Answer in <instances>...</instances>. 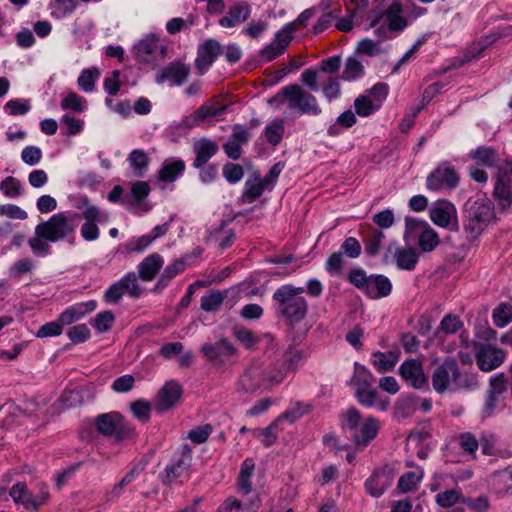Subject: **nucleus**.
Wrapping results in <instances>:
<instances>
[{"instance_id": "1", "label": "nucleus", "mask_w": 512, "mask_h": 512, "mask_svg": "<svg viewBox=\"0 0 512 512\" xmlns=\"http://www.w3.org/2000/svg\"><path fill=\"white\" fill-rule=\"evenodd\" d=\"M399 3H393L385 12L370 15L371 23L368 28H374L378 41L365 38L358 42L357 52L362 55L376 56L382 53L381 41L393 38L407 26V21L400 15Z\"/></svg>"}, {"instance_id": "2", "label": "nucleus", "mask_w": 512, "mask_h": 512, "mask_svg": "<svg viewBox=\"0 0 512 512\" xmlns=\"http://www.w3.org/2000/svg\"><path fill=\"white\" fill-rule=\"evenodd\" d=\"M343 428L358 449L366 448L378 435L381 422L374 416H362L355 408H349L341 415Z\"/></svg>"}, {"instance_id": "3", "label": "nucleus", "mask_w": 512, "mask_h": 512, "mask_svg": "<svg viewBox=\"0 0 512 512\" xmlns=\"http://www.w3.org/2000/svg\"><path fill=\"white\" fill-rule=\"evenodd\" d=\"M303 293V287H295L290 284L277 288L272 297L277 315L289 323H298L303 320L308 311V304L302 296Z\"/></svg>"}, {"instance_id": "4", "label": "nucleus", "mask_w": 512, "mask_h": 512, "mask_svg": "<svg viewBox=\"0 0 512 512\" xmlns=\"http://www.w3.org/2000/svg\"><path fill=\"white\" fill-rule=\"evenodd\" d=\"M269 103L276 109L286 105L289 110L301 115L317 116L321 113L316 97L299 85H289L282 88L269 100Z\"/></svg>"}, {"instance_id": "5", "label": "nucleus", "mask_w": 512, "mask_h": 512, "mask_svg": "<svg viewBox=\"0 0 512 512\" xmlns=\"http://www.w3.org/2000/svg\"><path fill=\"white\" fill-rule=\"evenodd\" d=\"M496 220L493 202L487 197H479L466 204L464 230L470 239H476Z\"/></svg>"}, {"instance_id": "6", "label": "nucleus", "mask_w": 512, "mask_h": 512, "mask_svg": "<svg viewBox=\"0 0 512 512\" xmlns=\"http://www.w3.org/2000/svg\"><path fill=\"white\" fill-rule=\"evenodd\" d=\"M78 225V214L71 211L54 214L46 222L36 226L35 232L46 236L51 242L67 239L74 236Z\"/></svg>"}, {"instance_id": "7", "label": "nucleus", "mask_w": 512, "mask_h": 512, "mask_svg": "<svg viewBox=\"0 0 512 512\" xmlns=\"http://www.w3.org/2000/svg\"><path fill=\"white\" fill-rule=\"evenodd\" d=\"M403 238L406 243L418 241L419 248L423 252L433 251L439 244V236L426 222L417 218L405 219V231Z\"/></svg>"}, {"instance_id": "8", "label": "nucleus", "mask_w": 512, "mask_h": 512, "mask_svg": "<svg viewBox=\"0 0 512 512\" xmlns=\"http://www.w3.org/2000/svg\"><path fill=\"white\" fill-rule=\"evenodd\" d=\"M82 202L83 205L78 206V208L82 210V215L86 222L81 227V236L86 241H94L99 237V229L96 223H107L109 215L95 205L90 204L87 198H83Z\"/></svg>"}, {"instance_id": "9", "label": "nucleus", "mask_w": 512, "mask_h": 512, "mask_svg": "<svg viewBox=\"0 0 512 512\" xmlns=\"http://www.w3.org/2000/svg\"><path fill=\"white\" fill-rule=\"evenodd\" d=\"M9 494L17 505H22L27 510H36L41 505H44L49 498L45 485H42L39 488V492L35 494L28 489L24 482H18L13 485Z\"/></svg>"}, {"instance_id": "10", "label": "nucleus", "mask_w": 512, "mask_h": 512, "mask_svg": "<svg viewBox=\"0 0 512 512\" xmlns=\"http://www.w3.org/2000/svg\"><path fill=\"white\" fill-rule=\"evenodd\" d=\"M388 95V86L384 83L374 85L364 95L354 102L356 113L361 117H367L380 109Z\"/></svg>"}, {"instance_id": "11", "label": "nucleus", "mask_w": 512, "mask_h": 512, "mask_svg": "<svg viewBox=\"0 0 512 512\" xmlns=\"http://www.w3.org/2000/svg\"><path fill=\"white\" fill-rule=\"evenodd\" d=\"M494 197L501 210H508L512 205V163L505 162L498 169L494 187Z\"/></svg>"}, {"instance_id": "12", "label": "nucleus", "mask_w": 512, "mask_h": 512, "mask_svg": "<svg viewBox=\"0 0 512 512\" xmlns=\"http://www.w3.org/2000/svg\"><path fill=\"white\" fill-rule=\"evenodd\" d=\"M431 221L438 227L457 231L459 228L457 210L447 200H438L432 204L429 211Z\"/></svg>"}, {"instance_id": "13", "label": "nucleus", "mask_w": 512, "mask_h": 512, "mask_svg": "<svg viewBox=\"0 0 512 512\" xmlns=\"http://www.w3.org/2000/svg\"><path fill=\"white\" fill-rule=\"evenodd\" d=\"M465 349L469 350V352H476L477 365L485 372H489L497 368L505 359V354L502 350L490 345L478 348V345L475 342H467L465 343Z\"/></svg>"}, {"instance_id": "14", "label": "nucleus", "mask_w": 512, "mask_h": 512, "mask_svg": "<svg viewBox=\"0 0 512 512\" xmlns=\"http://www.w3.org/2000/svg\"><path fill=\"white\" fill-rule=\"evenodd\" d=\"M149 193L150 187L147 182L136 181L131 185L130 192L125 194L123 205L134 214L143 215L151 209V206L144 202Z\"/></svg>"}, {"instance_id": "15", "label": "nucleus", "mask_w": 512, "mask_h": 512, "mask_svg": "<svg viewBox=\"0 0 512 512\" xmlns=\"http://www.w3.org/2000/svg\"><path fill=\"white\" fill-rule=\"evenodd\" d=\"M458 182L459 176L454 167L448 163H443L429 174L426 187L430 191H439L444 188H454Z\"/></svg>"}, {"instance_id": "16", "label": "nucleus", "mask_w": 512, "mask_h": 512, "mask_svg": "<svg viewBox=\"0 0 512 512\" xmlns=\"http://www.w3.org/2000/svg\"><path fill=\"white\" fill-rule=\"evenodd\" d=\"M292 38L293 24H286L275 34L273 41L261 50V58L268 62L282 55L291 42Z\"/></svg>"}, {"instance_id": "17", "label": "nucleus", "mask_w": 512, "mask_h": 512, "mask_svg": "<svg viewBox=\"0 0 512 512\" xmlns=\"http://www.w3.org/2000/svg\"><path fill=\"white\" fill-rule=\"evenodd\" d=\"M236 389L241 394H253L263 389L262 365L258 363L249 365L237 380Z\"/></svg>"}, {"instance_id": "18", "label": "nucleus", "mask_w": 512, "mask_h": 512, "mask_svg": "<svg viewBox=\"0 0 512 512\" xmlns=\"http://www.w3.org/2000/svg\"><path fill=\"white\" fill-rule=\"evenodd\" d=\"M182 388L176 381L166 382L159 390L155 401L154 408L157 412H165L173 408L181 399Z\"/></svg>"}, {"instance_id": "19", "label": "nucleus", "mask_w": 512, "mask_h": 512, "mask_svg": "<svg viewBox=\"0 0 512 512\" xmlns=\"http://www.w3.org/2000/svg\"><path fill=\"white\" fill-rule=\"evenodd\" d=\"M456 376V363L452 360H446L438 366L432 375L433 388L441 393L446 390L454 391Z\"/></svg>"}, {"instance_id": "20", "label": "nucleus", "mask_w": 512, "mask_h": 512, "mask_svg": "<svg viewBox=\"0 0 512 512\" xmlns=\"http://www.w3.org/2000/svg\"><path fill=\"white\" fill-rule=\"evenodd\" d=\"M201 351L207 359L217 364H223L237 352L227 339H221L216 343H205L202 345Z\"/></svg>"}, {"instance_id": "21", "label": "nucleus", "mask_w": 512, "mask_h": 512, "mask_svg": "<svg viewBox=\"0 0 512 512\" xmlns=\"http://www.w3.org/2000/svg\"><path fill=\"white\" fill-rule=\"evenodd\" d=\"M399 372L407 384L416 389L422 388L427 384L422 364L415 359L403 362L399 367Z\"/></svg>"}, {"instance_id": "22", "label": "nucleus", "mask_w": 512, "mask_h": 512, "mask_svg": "<svg viewBox=\"0 0 512 512\" xmlns=\"http://www.w3.org/2000/svg\"><path fill=\"white\" fill-rule=\"evenodd\" d=\"M392 470L388 467L376 470L365 482L367 492L373 497L381 496L392 484Z\"/></svg>"}, {"instance_id": "23", "label": "nucleus", "mask_w": 512, "mask_h": 512, "mask_svg": "<svg viewBox=\"0 0 512 512\" xmlns=\"http://www.w3.org/2000/svg\"><path fill=\"white\" fill-rule=\"evenodd\" d=\"M222 53V46L215 39H208L198 48L196 66L201 71H206L216 58Z\"/></svg>"}, {"instance_id": "24", "label": "nucleus", "mask_w": 512, "mask_h": 512, "mask_svg": "<svg viewBox=\"0 0 512 512\" xmlns=\"http://www.w3.org/2000/svg\"><path fill=\"white\" fill-rule=\"evenodd\" d=\"M97 307L95 300H89L86 302L75 303L74 305L66 308L58 317L62 326H68L72 323L79 321L84 318L87 314L94 311Z\"/></svg>"}, {"instance_id": "25", "label": "nucleus", "mask_w": 512, "mask_h": 512, "mask_svg": "<svg viewBox=\"0 0 512 512\" xmlns=\"http://www.w3.org/2000/svg\"><path fill=\"white\" fill-rule=\"evenodd\" d=\"M134 53L139 61L149 63L162 56L164 49L154 37H146L134 45Z\"/></svg>"}, {"instance_id": "26", "label": "nucleus", "mask_w": 512, "mask_h": 512, "mask_svg": "<svg viewBox=\"0 0 512 512\" xmlns=\"http://www.w3.org/2000/svg\"><path fill=\"white\" fill-rule=\"evenodd\" d=\"M388 251L393 254L394 261L399 269L411 271L418 262V253L412 247H398L396 244L391 243Z\"/></svg>"}, {"instance_id": "27", "label": "nucleus", "mask_w": 512, "mask_h": 512, "mask_svg": "<svg viewBox=\"0 0 512 512\" xmlns=\"http://www.w3.org/2000/svg\"><path fill=\"white\" fill-rule=\"evenodd\" d=\"M463 498L458 489L444 490L437 493L435 501L441 508L438 512H464Z\"/></svg>"}, {"instance_id": "28", "label": "nucleus", "mask_w": 512, "mask_h": 512, "mask_svg": "<svg viewBox=\"0 0 512 512\" xmlns=\"http://www.w3.org/2000/svg\"><path fill=\"white\" fill-rule=\"evenodd\" d=\"M189 75V68L181 63H172L157 73L156 82L162 84L166 81L171 85H181Z\"/></svg>"}, {"instance_id": "29", "label": "nucleus", "mask_w": 512, "mask_h": 512, "mask_svg": "<svg viewBox=\"0 0 512 512\" xmlns=\"http://www.w3.org/2000/svg\"><path fill=\"white\" fill-rule=\"evenodd\" d=\"M225 109V106H217L213 103H205L193 114L183 119L185 127L191 128L200 125L203 121L217 117Z\"/></svg>"}, {"instance_id": "30", "label": "nucleus", "mask_w": 512, "mask_h": 512, "mask_svg": "<svg viewBox=\"0 0 512 512\" xmlns=\"http://www.w3.org/2000/svg\"><path fill=\"white\" fill-rule=\"evenodd\" d=\"M185 163L180 159L169 158L163 162L162 168L159 171V182L162 189H165V184L173 183L184 172Z\"/></svg>"}, {"instance_id": "31", "label": "nucleus", "mask_w": 512, "mask_h": 512, "mask_svg": "<svg viewBox=\"0 0 512 512\" xmlns=\"http://www.w3.org/2000/svg\"><path fill=\"white\" fill-rule=\"evenodd\" d=\"M391 289L392 284L386 276L370 275L364 293L371 299H379L388 296Z\"/></svg>"}, {"instance_id": "32", "label": "nucleus", "mask_w": 512, "mask_h": 512, "mask_svg": "<svg viewBox=\"0 0 512 512\" xmlns=\"http://www.w3.org/2000/svg\"><path fill=\"white\" fill-rule=\"evenodd\" d=\"M250 16V7L248 4H235L230 7L227 15L219 20V24L225 28H232L245 22Z\"/></svg>"}, {"instance_id": "33", "label": "nucleus", "mask_w": 512, "mask_h": 512, "mask_svg": "<svg viewBox=\"0 0 512 512\" xmlns=\"http://www.w3.org/2000/svg\"><path fill=\"white\" fill-rule=\"evenodd\" d=\"M355 396L359 403L365 407L375 406L380 411H386L389 406L388 400L378 401V393L373 388V385L355 390Z\"/></svg>"}, {"instance_id": "34", "label": "nucleus", "mask_w": 512, "mask_h": 512, "mask_svg": "<svg viewBox=\"0 0 512 512\" xmlns=\"http://www.w3.org/2000/svg\"><path fill=\"white\" fill-rule=\"evenodd\" d=\"M467 157L473 162V165L483 168H491L497 163L496 152L487 146H480L471 150Z\"/></svg>"}, {"instance_id": "35", "label": "nucleus", "mask_w": 512, "mask_h": 512, "mask_svg": "<svg viewBox=\"0 0 512 512\" xmlns=\"http://www.w3.org/2000/svg\"><path fill=\"white\" fill-rule=\"evenodd\" d=\"M193 150L196 154L193 165L199 168L217 152L218 146L212 140L200 139L194 143Z\"/></svg>"}, {"instance_id": "36", "label": "nucleus", "mask_w": 512, "mask_h": 512, "mask_svg": "<svg viewBox=\"0 0 512 512\" xmlns=\"http://www.w3.org/2000/svg\"><path fill=\"white\" fill-rule=\"evenodd\" d=\"M286 376L287 371L282 365L274 367L262 366L263 390H271L280 385Z\"/></svg>"}, {"instance_id": "37", "label": "nucleus", "mask_w": 512, "mask_h": 512, "mask_svg": "<svg viewBox=\"0 0 512 512\" xmlns=\"http://www.w3.org/2000/svg\"><path fill=\"white\" fill-rule=\"evenodd\" d=\"M163 265V259L159 254L147 256L138 266L139 276L144 281H151Z\"/></svg>"}, {"instance_id": "38", "label": "nucleus", "mask_w": 512, "mask_h": 512, "mask_svg": "<svg viewBox=\"0 0 512 512\" xmlns=\"http://www.w3.org/2000/svg\"><path fill=\"white\" fill-rule=\"evenodd\" d=\"M399 360L397 351L374 352L371 355V363L378 372H386L392 370Z\"/></svg>"}, {"instance_id": "39", "label": "nucleus", "mask_w": 512, "mask_h": 512, "mask_svg": "<svg viewBox=\"0 0 512 512\" xmlns=\"http://www.w3.org/2000/svg\"><path fill=\"white\" fill-rule=\"evenodd\" d=\"M120 420L121 415L117 412L105 413L95 419V426L101 434L114 435Z\"/></svg>"}, {"instance_id": "40", "label": "nucleus", "mask_w": 512, "mask_h": 512, "mask_svg": "<svg viewBox=\"0 0 512 512\" xmlns=\"http://www.w3.org/2000/svg\"><path fill=\"white\" fill-rule=\"evenodd\" d=\"M420 398L414 395L401 396L395 405V416L397 418H407L419 410Z\"/></svg>"}, {"instance_id": "41", "label": "nucleus", "mask_w": 512, "mask_h": 512, "mask_svg": "<svg viewBox=\"0 0 512 512\" xmlns=\"http://www.w3.org/2000/svg\"><path fill=\"white\" fill-rule=\"evenodd\" d=\"M127 161L135 176L141 177L149 166L148 154L141 149H134L130 152Z\"/></svg>"}, {"instance_id": "42", "label": "nucleus", "mask_w": 512, "mask_h": 512, "mask_svg": "<svg viewBox=\"0 0 512 512\" xmlns=\"http://www.w3.org/2000/svg\"><path fill=\"white\" fill-rule=\"evenodd\" d=\"M353 390H357L362 387H368L373 385V375L364 366L359 363L354 364V373L349 382Z\"/></svg>"}, {"instance_id": "43", "label": "nucleus", "mask_w": 512, "mask_h": 512, "mask_svg": "<svg viewBox=\"0 0 512 512\" xmlns=\"http://www.w3.org/2000/svg\"><path fill=\"white\" fill-rule=\"evenodd\" d=\"M152 237L148 234L141 236H134L125 243L119 246V251L122 253H141L152 244Z\"/></svg>"}, {"instance_id": "44", "label": "nucleus", "mask_w": 512, "mask_h": 512, "mask_svg": "<svg viewBox=\"0 0 512 512\" xmlns=\"http://www.w3.org/2000/svg\"><path fill=\"white\" fill-rule=\"evenodd\" d=\"M266 189H271L268 186V181L260 177H253L246 181L244 197L247 202H252L258 198Z\"/></svg>"}, {"instance_id": "45", "label": "nucleus", "mask_w": 512, "mask_h": 512, "mask_svg": "<svg viewBox=\"0 0 512 512\" xmlns=\"http://www.w3.org/2000/svg\"><path fill=\"white\" fill-rule=\"evenodd\" d=\"M77 6V0H51L48 8L55 19H62L70 15Z\"/></svg>"}, {"instance_id": "46", "label": "nucleus", "mask_w": 512, "mask_h": 512, "mask_svg": "<svg viewBox=\"0 0 512 512\" xmlns=\"http://www.w3.org/2000/svg\"><path fill=\"white\" fill-rule=\"evenodd\" d=\"M191 456L189 451H185L181 458L174 464L167 466L165 479L171 483L181 477L190 464Z\"/></svg>"}, {"instance_id": "47", "label": "nucleus", "mask_w": 512, "mask_h": 512, "mask_svg": "<svg viewBox=\"0 0 512 512\" xmlns=\"http://www.w3.org/2000/svg\"><path fill=\"white\" fill-rule=\"evenodd\" d=\"M100 75V70L95 67L82 70L77 80L79 89L85 93L93 92Z\"/></svg>"}, {"instance_id": "48", "label": "nucleus", "mask_w": 512, "mask_h": 512, "mask_svg": "<svg viewBox=\"0 0 512 512\" xmlns=\"http://www.w3.org/2000/svg\"><path fill=\"white\" fill-rule=\"evenodd\" d=\"M60 106L63 110L83 113L88 108V101L75 92H69L63 97Z\"/></svg>"}, {"instance_id": "49", "label": "nucleus", "mask_w": 512, "mask_h": 512, "mask_svg": "<svg viewBox=\"0 0 512 512\" xmlns=\"http://www.w3.org/2000/svg\"><path fill=\"white\" fill-rule=\"evenodd\" d=\"M0 191L5 197L16 199L22 195L23 185L17 178L8 176L0 182Z\"/></svg>"}, {"instance_id": "50", "label": "nucleus", "mask_w": 512, "mask_h": 512, "mask_svg": "<svg viewBox=\"0 0 512 512\" xmlns=\"http://www.w3.org/2000/svg\"><path fill=\"white\" fill-rule=\"evenodd\" d=\"M284 129V121L282 119H275L266 125L264 136L270 144L275 146L282 140Z\"/></svg>"}, {"instance_id": "51", "label": "nucleus", "mask_w": 512, "mask_h": 512, "mask_svg": "<svg viewBox=\"0 0 512 512\" xmlns=\"http://www.w3.org/2000/svg\"><path fill=\"white\" fill-rule=\"evenodd\" d=\"M423 477V471L419 468L403 474L399 481L398 487L402 492H409L417 487Z\"/></svg>"}, {"instance_id": "52", "label": "nucleus", "mask_w": 512, "mask_h": 512, "mask_svg": "<svg viewBox=\"0 0 512 512\" xmlns=\"http://www.w3.org/2000/svg\"><path fill=\"white\" fill-rule=\"evenodd\" d=\"M282 421L281 417H278L275 421H273L268 427L264 429H258L254 431L255 436L263 443L265 446H271L275 443L278 434V423Z\"/></svg>"}, {"instance_id": "53", "label": "nucleus", "mask_w": 512, "mask_h": 512, "mask_svg": "<svg viewBox=\"0 0 512 512\" xmlns=\"http://www.w3.org/2000/svg\"><path fill=\"white\" fill-rule=\"evenodd\" d=\"M364 74V67L356 57H349L346 61L345 69L342 78L346 81H353Z\"/></svg>"}, {"instance_id": "54", "label": "nucleus", "mask_w": 512, "mask_h": 512, "mask_svg": "<svg viewBox=\"0 0 512 512\" xmlns=\"http://www.w3.org/2000/svg\"><path fill=\"white\" fill-rule=\"evenodd\" d=\"M356 123V117L355 114L352 111H345L342 114H340L334 124H332L329 129L328 133L331 136H336L341 133V127L342 128H350Z\"/></svg>"}, {"instance_id": "55", "label": "nucleus", "mask_w": 512, "mask_h": 512, "mask_svg": "<svg viewBox=\"0 0 512 512\" xmlns=\"http://www.w3.org/2000/svg\"><path fill=\"white\" fill-rule=\"evenodd\" d=\"M233 336L246 348L254 349L259 342V338L251 330L244 327H235Z\"/></svg>"}, {"instance_id": "56", "label": "nucleus", "mask_w": 512, "mask_h": 512, "mask_svg": "<svg viewBox=\"0 0 512 512\" xmlns=\"http://www.w3.org/2000/svg\"><path fill=\"white\" fill-rule=\"evenodd\" d=\"M30 109L29 100L22 98L11 99L4 105V111L11 116L25 115Z\"/></svg>"}, {"instance_id": "57", "label": "nucleus", "mask_w": 512, "mask_h": 512, "mask_svg": "<svg viewBox=\"0 0 512 512\" xmlns=\"http://www.w3.org/2000/svg\"><path fill=\"white\" fill-rule=\"evenodd\" d=\"M224 299L223 293L211 290L201 298V308L204 311H214L220 307Z\"/></svg>"}, {"instance_id": "58", "label": "nucleus", "mask_w": 512, "mask_h": 512, "mask_svg": "<svg viewBox=\"0 0 512 512\" xmlns=\"http://www.w3.org/2000/svg\"><path fill=\"white\" fill-rule=\"evenodd\" d=\"M494 324L503 328L512 321V306L509 304H500L493 312Z\"/></svg>"}, {"instance_id": "59", "label": "nucleus", "mask_w": 512, "mask_h": 512, "mask_svg": "<svg viewBox=\"0 0 512 512\" xmlns=\"http://www.w3.org/2000/svg\"><path fill=\"white\" fill-rule=\"evenodd\" d=\"M478 385V379L476 375L469 373H460L458 368L456 367V376H455V388L454 390L459 389H468L472 390L476 388Z\"/></svg>"}, {"instance_id": "60", "label": "nucleus", "mask_w": 512, "mask_h": 512, "mask_svg": "<svg viewBox=\"0 0 512 512\" xmlns=\"http://www.w3.org/2000/svg\"><path fill=\"white\" fill-rule=\"evenodd\" d=\"M63 332V326L59 319L51 322H47L42 325L36 332V337L38 338H47V337H56L61 335Z\"/></svg>"}, {"instance_id": "61", "label": "nucleus", "mask_w": 512, "mask_h": 512, "mask_svg": "<svg viewBox=\"0 0 512 512\" xmlns=\"http://www.w3.org/2000/svg\"><path fill=\"white\" fill-rule=\"evenodd\" d=\"M0 216L15 219V220H25L28 218L27 212L15 204H4L0 206Z\"/></svg>"}, {"instance_id": "62", "label": "nucleus", "mask_w": 512, "mask_h": 512, "mask_svg": "<svg viewBox=\"0 0 512 512\" xmlns=\"http://www.w3.org/2000/svg\"><path fill=\"white\" fill-rule=\"evenodd\" d=\"M21 159L29 166H36L42 159V150L37 146H26L21 152Z\"/></svg>"}, {"instance_id": "63", "label": "nucleus", "mask_w": 512, "mask_h": 512, "mask_svg": "<svg viewBox=\"0 0 512 512\" xmlns=\"http://www.w3.org/2000/svg\"><path fill=\"white\" fill-rule=\"evenodd\" d=\"M114 322V315L110 311H104L96 315L92 321V326L100 333L110 329Z\"/></svg>"}, {"instance_id": "64", "label": "nucleus", "mask_w": 512, "mask_h": 512, "mask_svg": "<svg viewBox=\"0 0 512 512\" xmlns=\"http://www.w3.org/2000/svg\"><path fill=\"white\" fill-rule=\"evenodd\" d=\"M461 326L462 322L457 316L447 315L441 320L438 331L444 334H453L457 332Z\"/></svg>"}]
</instances>
